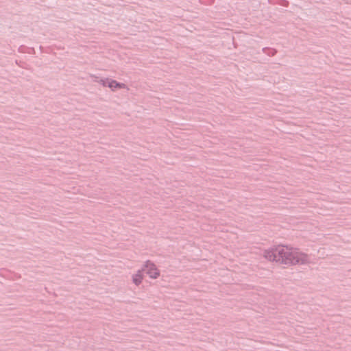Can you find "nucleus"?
<instances>
[{
	"mask_svg": "<svg viewBox=\"0 0 351 351\" xmlns=\"http://www.w3.org/2000/svg\"><path fill=\"white\" fill-rule=\"evenodd\" d=\"M103 85L108 86L112 90H115L118 88H126V86L124 84H120L115 80H107L103 81Z\"/></svg>",
	"mask_w": 351,
	"mask_h": 351,
	"instance_id": "obj_4",
	"label": "nucleus"
},
{
	"mask_svg": "<svg viewBox=\"0 0 351 351\" xmlns=\"http://www.w3.org/2000/svg\"><path fill=\"white\" fill-rule=\"evenodd\" d=\"M282 265L289 267L298 265H304L309 262L308 256L298 249L284 245Z\"/></svg>",
	"mask_w": 351,
	"mask_h": 351,
	"instance_id": "obj_1",
	"label": "nucleus"
},
{
	"mask_svg": "<svg viewBox=\"0 0 351 351\" xmlns=\"http://www.w3.org/2000/svg\"><path fill=\"white\" fill-rule=\"evenodd\" d=\"M143 279V274L141 270H138L135 274L132 276V281L136 285H139Z\"/></svg>",
	"mask_w": 351,
	"mask_h": 351,
	"instance_id": "obj_5",
	"label": "nucleus"
},
{
	"mask_svg": "<svg viewBox=\"0 0 351 351\" xmlns=\"http://www.w3.org/2000/svg\"><path fill=\"white\" fill-rule=\"evenodd\" d=\"M144 269L145 270L146 274L149 276V277L152 279H156L160 275V271L156 265L149 261H147L145 263Z\"/></svg>",
	"mask_w": 351,
	"mask_h": 351,
	"instance_id": "obj_3",
	"label": "nucleus"
},
{
	"mask_svg": "<svg viewBox=\"0 0 351 351\" xmlns=\"http://www.w3.org/2000/svg\"><path fill=\"white\" fill-rule=\"evenodd\" d=\"M283 249L284 245H281L265 249L263 251V257L269 262L282 265V254L280 251H283Z\"/></svg>",
	"mask_w": 351,
	"mask_h": 351,
	"instance_id": "obj_2",
	"label": "nucleus"
}]
</instances>
